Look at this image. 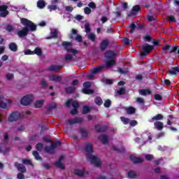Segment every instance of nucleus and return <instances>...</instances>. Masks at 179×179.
<instances>
[{
    "instance_id": "19",
    "label": "nucleus",
    "mask_w": 179,
    "mask_h": 179,
    "mask_svg": "<svg viewBox=\"0 0 179 179\" xmlns=\"http://www.w3.org/2000/svg\"><path fill=\"white\" fill-rule=\"evenodd\" d=\"M15 167H17L19 171L21 173H24L26 171V167L23 166V164L15 163Z\"/></svg>"
},
{
    "instance_id": "50",
    "label": "nucleus",
    "mask_w": 179,
    "mask_h": 179,
    "mask_svg": "<svg viewBox=\"0 0 179 179\" xmlns=\"http://www.w3.org/2000/svg\"><path fill=\"white\" fill-rule=\"evenodd\" d=\"M36 149H37V150H41L43 149V144H41L40 143H38L36 145Z\"/></svg>"
},
{
    "instance_id": "43",
    "label": "nucleus",
    "mask_w": 179,
    "mask_h": 179,
    "mask_svg": "<svg viewBox=\"0 0 179 179\" xmlns=\"http://www.w3.org/2000/svg\"><path fill=\"white\" fill-rule=\"evenodd\" d=\"M111 106V101L110 99H108L104 103V107H106L107 108Z\"/></svg>"
},
{
    "instance_id": "38",
    "label": "nucleus",
    "mask_w": 179,
    "mask_h": 179,
    "mask_svg": "<svg viewBox=\"0 0 179 179\" xmlns=\"http://www.w3.org/2000/svg\"><path fill=\"white\" fill-rule=\"evenodd\" d=\"M90 111V108L89 106H84L83 109V114H87Z\"/></svg>"
},
{
    "instance_id": "49",
    "label": "nucleus",
    "mask_w": 179,
    "mask_h": 179,
    "mask_svg": "<svg viewBox=\"0 0 179 179\" xmlns=\"http://www.w3.org/2000/svg\"><path fill=\"white\" fill-rule=\"evenodd\" d=\"M155 100L160 101H162V96L160 94H157L155 96Z\"/></svg>"
},
{
    "instance_id": "20",
    "label": "nucleus",
    "mask_w": 179,
    "mask_h": 179,
    "mask_svg": "<svg viewBox=\"0 0 179 179\" xmlns=\"http://www.w3.org/2000/svg\"><path fill=\"white\" fill-rule=\"evenodd\" d=\"M178 72H179V67H173L169 71L168 73H169V75H177Z\"/></svg>"
},
{
    "instance_id": "4",
    "label": "nucleus",
    "mask_w": 179,
    "mask_h": 179,
    "mask_svg": "<svg viewBox=\"0 0 179 179\" xmlns=\"http://www.w3.org/2000/svg\"><path fill=\"white\" fill-rule=\"evenodd\" d=\"M105 57L107 58L108 61L106 62V68H111V66L115 65V53L111 50L108 51Z\"/></svg>"
},
{
    "instance_id": "12",
    "label": "nucleus",
    "mask_w": 179,
    "mask_h": 179,
    "mask_svg": "<svg viewBox=\"0 0 179 179\" xmlns=\"http://www.w3.org/2000/svg\"><path fill=\"white\" fill-rule=\"evenodd\" d=\"M152 50H153V46L145 44L143 46V52H141V57H145V55H146V54H149V52L152 51Z\"/></svg>"
},
{
    "instance_id": "29",
    "label": "nucleus",
    "mask_w": 179,
    "mask_h": 179,
    "mask_svg": "<svg viewBox=\"0 0 179 179\" xmlns=\"http://www.w3.org/2000/svg\"><path fill=\"white\" fill-rule=\"evenodd\" d=\"M43 104H44V100L37 101L35 103V107L36 108H40L41 107H43Z\"/></svg>"
},
{
    "instance_id": "23",
    "label": "nucleus",
    "mask_w": 179,
    "mask_h": 179,
    "mask_svg": "<svg viewBox=\"0 0 179 179\" xmlns=\"http://www.w3.org/2000/svg\"><path fill=\"white\" fill-rule=\"evenodd\" d=\"M49 79L50 80H53L54 82H60L61 81V77L59 76L51 75L49 76Z\"/></svg>"
},
{
    "instance_id": "13",
    "label": "nucleus",
    "mask_w": 179,
    "mask_h": 179,
    "mask_svg": "<svg viewBox=\"0 0 179 179\" xmlns=\"http://www.w3.org/2000/svg\"><path fill=\"white\" fill-rule=\"evenodd\" d=\"M103 69L102 66H99L97 68H95L94 69L92 70L91 73L88 74L87 76V78L88 79H92V78H94V73H97V72H100V71Z\"/></svg>"
},
{
    "instance_id": "42",
    "label": "nucleus",
    "mask_w": 179,
    "mask_h": 179,
    "mask_svg": "<svg viewBox=\"0 0 179 179\" xmlns=\"http://www.w3.org/2000/svg\"><path fill=\"white\" fill-rule=\"evenodd\" d=\"M68 93H73L75 92V87H70L66 90Z\"/></svg>"
},
{
    "instance_id": "55",
    "label": "nucleus",
    "mask_w": 179,
    "mask_h": 179,
    "mask_svg": "<svg viewBox=\"0 0 179 179\" xmlns=\"http://www.w3.org/2000/svg\"><path fill=\"white\" fill-rule=\"evenodd\" d=\"M6 78L8 80H10V79H12V78H13V74H12V73L7 74V75L6 76Z\"/></svg>"
},
{
    "instance_id": "39",
    "label": "nucleus",
    "mask_w": 179,
    "mask_h": 179,
    "mask_svg": "<svg viewBox=\"0 0 179 179\" xmlns=\"http://www.w3.org/2000/svg\"><path fill=\"white\" fill-rule=\"evenodd\" d=\"M80 134L83 136V138H86L87 136V131H86V130L82 129L80 130Z\"/></svg>"
},
{
    "instance_id": "33",
    "label": "nucleus",
    "mask_w": 179,
    "mask_h": 179,
    "mask_svg": "<svg viewBox=\"0 0 179 179\" xmlns=\"http://www.w3.org/2000/svg\"><path fill=\"white\" fill-rule=\"evenodd\" d=\"M130 31L129 33H134V31H135V29H136V23L133 22L130 25Z\"/></svg>"
},
{
    "instance_id": "26",
    "label": "nucleus",
    "mask_w": 179,
    "mask_h": 179,
    "mask_svg": "<svg viewBox=\"0 0 179 179\" xmlns=\"http://www.w3.org/2000/svg\"><path fill=\"white\" fill-rule=\"evenodd\" d=\"M45 1H44L43 0H39L37 2V7L39 9H43V8H45Z\"/></svg>"
},
{
    "instance_id": "8",
    "label": "nucleus",
    "mask_w": 179,
    "mask_h": 179,
    "mask_svg": "<svg viewBox=\"0 0 179 179\" xmlns=\"http://www.w3.org/2000/svg\"><path fill=\"white\" fill-rule=\"evenodd\" d=\"M72 104L73 107H74V109H73L71 111V114H73V115H75V114L78 113V110H76V108H78L79 103H78V102L72 100V99H69L66 103V107H69Z\"/></svg>"
},
{
    "instance_id": "9",
    "label": "nucleus",
    "mask_w": 179,
    "mask_h": 179,
    "mask_svg": "<svg viewBox=\"0 0 179 179\" xmlns=\"http://www.w3.org/2000/svg\"><path fill=\"white\" fill-rule=\"evenodd\" d=\"M73 173L75 176H78V177H87V176H89V172L85 169H76L73 170Z\"/></svg>"
},
{
    "instance_id": "3",
    "label": "nucleus",
    "mask_w": 179,
    "mask_h": 179,
    "mask_svg": "<svg viewBox=\"0 0 179 179\" xmlns=\"http://www.w3.org/2000/svg\"><path fill=\"white\" fill-rule=\"evenodd\" d=\"M62 45L69 53L65 57L66 61H72V59H73V57L78 54V50L72 49V43L71 42H63Z\"/></svg>"
},
{
    "instance_id": "36",
    "label": "nucleus",
    "mask_w": 179,
    "mask_h": 179,
    "mask_svg": "<svg viewBox=\"0 0 179 179\" xmlns=\"http://www.w3.org/2000/svg\"><path fill=\"white\" fill-rule=\"evenodd\" d=\"M129 178H135L136 177V173L134 171H130L128 173Z\"/></svg>"
},
{
    "instance_id": "21",
    "label": "nucleus",
    "mask_w": 179,
    "mask_h": 179,
    "mask_svg": "<svg viewBox=\"0 0 179 179\" xmlns=\"http://www.w3.org/2000/svg\"><path fill=\"white\" fill-rule=\"evenodd\" d=\"M141 10V6H134L131 10V15L132 16H135V15H136V13H138V11Z\"/></svg>"
},
{
    "instance_id": "37",
    "label": "nucleus",
    "mask_w": 179,
    "mask_h": 179,
    "mask_svg": "<svg viewBox=\"0 0 179 179\" xmlns=\"http://www.w3.org/2000/svg\"><path fill=\"white\" fill-rule=\"evenodd\" d=\"M33 156H34L36 160H41V157H40V155H38V152L37 151L33 152Z\"/></svg>"
},
{
    "instance_id": "1",
    "label": "nucleus",
    "mask_w": 179,
    "mask_h": 179,
    "mask_svg": "<svg viewBox=\"0 0 179 179\" xmlns=\"http://www.w3.org/2000/svg\"><path fill=\"white\" fill-rule=\"evenodd\" d=\"M20 22L23 26L27 27L20 31H18L17 34L19 37H25V36L27 35V33H29V30H30V31H36L37 26L34 24V23H33L31 21L25 18H22Z\"/></svg>"
},
{
    "instance_id": "52",
    "label": "nucleus",
    "mask_w": 179,
    "mask_h": 179,
    "mask_svg": "<svg viewBox=\"0 0 179 179\" xmlns=\"http://www.w3.org/2000/svg\"><path fill=\"white\" fill-rule=\"evenodd\" d=\"M174 20H176V19L174 18V16L173 15H169L168 17V21L169 22H174Z\"/></svg>"
},
{
    "instance_id": "25",
    "label": "nucleus",
    "mask_w": 179,
    "mask_h": 179,
    "mask_svg": "<svg viewBox=\"0 0 179 179\" xmlns=\"http://www.w3.org/2000/svg\"><path fill=\"white\" fill-rule=\"evenodd\" d=\"M108 45V40L105 39L101 43V50H106L107 48Z\"/></svg>"
},
{
    "instance_id": "18",
    "label": "nucleus",
    "mask_w": 179,
    "mask_h": 179,
    "mask_svg": "<svg viewBox=\"0 0 179 179\" xmlns=\"http://www.w3.org/2000/svg\"><path fill=\"white\" fill-rule=\"evenodd\" d=\"M58 2V0H52V5L48 6V9H50V11L52 12V10H55L57 9V3Z\"/></svg>"
},
{
    "instance_id": "53",
    "label": "nucleus",
    "mask_w": 179,
    "mask_h": 179,
    "mask_svg": "<svg viewBox=\"0 0 179 179\" xmlns=\"http://www.w3.org/2000/svg\"><path fill=\"white\" fill-rule=\"evenodd\" d=\"M146 160H152L153 159V155H145Z\"/></svg>"
},
{
    "instance_id": "15",
    "label": "nucleus",
    "mask_w": 179,
    "mask_h": 179,
    "mask_svg": "<svg viewBox=\"0 0 179 179\" xmlns=\"http://www.w3.org/2000/svg\"><path fill=\"white\" fill-rule=\"evenodd\" d=\"M83 119L80 117H76L74 120H70L66 122V125H72L76 124V122H82Z\"/></svg>"
},
{
    "instance_id": "59",
    "label": "nucleus",
    "mask_w": 179,
    "mask_h": 179,
    "mask_svg": "<svg viewBox=\"0 0 179 179\" xmlns=\"http://www.w3.org/2000/svg\"><path fill=\"white\" fill-rule=\"evenodd\" d=\"M8 59H9V57H8V55H3L2 57H1V59L3 61H8Z\"/></svg>"
},
{
    "instance_id": "47",
    "label": "nucleus",
    "mask_w": 179,
    "mask_h": 179,
    "mask_svg": "<svg viewBox=\"0 0 179 179\" xmlns=\"http://www.w3.org/2000/svg\"><path fill=\"white\" fill-rule=\"evenodd\" d=\"M59 69V66H52L49 68V71H58Z\"/></svg>"
},
{
    "instance_id": "48",
    "label": "nucleus",
    "mask_w": 179,
    "mask_h": 179,
    "mask_svg": "<svg viewBox=\"0 0 179 179\" xmlns=\"http://www.w3.org/2000/svg\"><path fill=\"white\" fill-rule=\"evenodd\" d=\"M129 124H130L131 127H135L136 125L138 124V122H136V120H131V121L129 120Z\"/></svg>"
},
{
    "instance_id": "22",
    "label": "nucleus",
    "mask_w": 179,
    "mask_h": 179,
    "mask_svg": "<svg viewBox=\"0 0 179 179\" xmlns=\"http://www.w3.org/2000/svg\"><path fill=\"white\" fill-rule=\"evenodd\" d=\"M152 93V91L150 90H139V94L141 96H148V94H150Z\"/></svg>"
},
{
    "instance_id": "16",
    "label": "nucleus",
    "mask_w": 179,
    "mask_h": 179,
    "mask_svg": "<svg viewBox=\"0 0 179 179\" xmlns=\"http://www.w3.org/2000/svg\"><path fill=\"white\" fill-rule=\"evenodd\" d=\"M59 33L58 32V30L57 29H52L50 31V36L48 37V39L50 38H57L58 36H59Z\"/></svg>"
},
{
    "instance_id": "54",
    "label": "nucleus",
    "mask_w": 179,
    "mask_h": 179,
    "mask_svg": "<svg viewBox=\"0 0 179 179\" xmlns=\"http://www.w3.org/2000/svg\"><path fill=\"white\" fill-rule=\"evenodd\" d=\"M22 163L23 164H31V162L29 159H23Z\"/></svg>"
},
{
    "instance_id": "58",
    "label": "nucleus",
    "mask_w": 179,
    "mask_h": 179,
    "mask_svg": "<svg viewBox=\"0 0 179 179\" xmlns=\"http://www.w3.org/2000/svg\"><path fill=\"white\" fill-rule=\"evenodd\" d=\"M76 41H78V43H80L82 41V36H80L79 35L76 36Z\"/></svg>"
},
{
    "instance_id": "63",
    "label": "nucleus",
    "mask_w": 179,
    "mask_h": 179,
    "mask_svg": "<svg viewBox=\"0 0 179 179\" xmlns=\"http://www.w3.org/2000/svg\"><path fill=\"white\" fill-rule=\"evenodd\" d=\"M105 83L107 85H113V81L111 80L106 79V80H105Z\"/></svg>"
},
{
    "instance_id": "46",
    "label": "nucleus",
    "mask_w": 179,
    "mask_h": 179,
    "mask_svg": "<svg viewBox=\"0 0 179 179\" xmlns=\"http://www.w3.org/2000/svg\"><path fill=\"white\" fill-rule=\"evenodd\" d=\"M56 166H57V167H59V169H64V164H62V163H61V159H59V162H57L56 163Z\"/></svg>"
},
{
    "instance_id": "64",
    "label": "nucleus",
    "mask_w": 179,
    "mask_h": 179,
    "mask_svg": "<svg viewBox=\"0 0 179 179\" xmlns=\"http://www.w3.org/2000/svg\"><path fill=\"white\" fill-rule=\"evenodd\" d=\"M123 43H124V44H129V39H128V38H124L123 39Z\"/></svg>"
},
{
    "instance_id": "6",
    "label": "nucleus",
    "mask_w": 179,
    "mask_h": 179,
    "mask_svg": "<svg viewBox=\"0 0 179 179\" xmlns=\"http://www.w3.org/2000/svg\"><path fill=\"white\" fill-rule=\"evenodd\" d=\"M12 104L10 99L4 96L3 95H0V107L1 108H8L9 106Z\"/></svg>"
},
{
    "instance_id": "7",
    "label": "nucleus",
    "mask_w": 179,
    "mask_h": 179,
    "mask_svg": "<svg viewBox=\"0 0 179 179\" xmlns=\"http://www.w3.org/2000/svg\"><path fill=\"white\" fill-rule=\"evenodd\" d=\"M23 118V115L19 112H12L8 115V121L10 122H13Z\"/></svg>"
},
{
    "instance_id": "51",
    "label": "nucleus",
    "mask_w": 179,
    "mask_h": 179,
    "mask_svg": "<svg viewBox=\"0 0 179 179\" xmlns=\"http://www.w3.org/2000/svg\"><path fill=\"white\" fill-rule=\"evenodd\" d=\"M125 93V89L120 88L119 91H117V94H124Z\"/></svg>"
},
{
    "instance_id": "14",
    "label": "nucleus",
    "mask_w": 179,
    "mask_h": 179,
    "mask_svg": "<svg viewBox=\"0 0 179 179\" xmlns=\"http://www.w3.org/2000/svg\"><path fill=\"white\" fill-rule=\"evenodd\" d=\"M8 6H0V16L1 17H6V16H8Z\"/></svg>"
},
{
    "instance_id": "32",
    "label": "nucleus",
    "mask_w": 179,
    "mask_h": 179,
    "mask_svg": "<svg viewBox=\"0 0 179 179\" xmlns=\"http://www.w3.org/2000/svg\"><path fill=\"white\" fill-rule=\"evenodd\" d=\"M136 111V109L134 107H129L127 108V114H134Z\"/></svg>"
},
{
    "instance_id": "41",
    "label": "nucleus",
    "mask_w": 179,
    "mask_h": 179,
    "mask_svg": "<svg viewBox=\"0 0 179 179\" xmlns=\"http://www.w3.org/2000/svg\"><path fill=\"white\" fill-rule=\"evenodd\" d=\"M85 31L87 33H89L90 31V25L89 24V23L86 22L85 24Z\"/></svg>"
},
{
    "instance_id": "2",
    "label": "nucleus",
    "mask_w": 179,
    "mask_h": 179,
    "mask_svg": "<svg viewBox=\"0 0 179 179\" xmlns=\"http://www.w3.org/2000/svg\"><path fill=\"white\" fill-rule=\"evenodd\" d=\"M87 157L89 162L92 163L94 166L96 167H100L101 166V160L97 157V156L94 155L93 154V145L91 143L85 144Z\"/></svg>"
},
{
    "instance_id": "34",
    "label": "nucleus",
    "mask_w": 179,
    "mask_h": 179,
    "mask_svg": "<svg viewBox=\"0 0 179 179\" xmlns=\"http://www.w3.org/2000/svg\"><path fill=\"white\" fill-rule=\"evenodd\" d=\"M120 120L122 121V122H123V124H124V125H127V124H129V119L124 117H121Z\"/></svg>"
},
{
    "instance_id": "62",
    "label": "nucleus",
    "mask_w": 179,
    "mask_h": 179,
    "mask_svg": "<svg viewBox=\"0 0 179 179\" xmlns=\"http://www.w3.org/2000/svg\"><path fill=\"white\" fill-rule=\"evenodd\" d=\"M6 30H8V31H12V30H13V27H12V25H8L6 27Z\"/></svg>"
},
{
    "instance_id": "30",
    "label": "nucleus",
    "mask_w": 179,
    "mask_h": 179,
    "mask_svg": "<svg viewBox=\"0 0 179 179\" xmlns=\"http://www.w3.org/2000/svg\"><path fill=\"white\" fill-rule=\"evenodd\" d=\"M175 47H171V45H166L164 46H163V51H164L165 52H167V51H171V50H173V48H174ZM171 49V50H170Z\"/></svg>"
},
{
    "instance_id": "17",
    "label": "nucleus",
    "mask_w": 179,
    "mask_h": 179,
    "mask_svg": "<svg viewBox=\"0 0 179 179\" xmlns=\"http://www.w3.org/2000/svg\"><path fill=\"white\" fill-rule=\"evenodd\" d=\"M131 160L134 162V163H142L143 162V159L139 157H135L134 155L130 156Z\"/></svg>"
},
{
    "instance_id": "60",
    "label": "nucleus",
    "mask_w": 179,
    "mask_h": 179,
    "mask_svg": "<svg viewBox=\"0 0 179 179\" xmlns=\"http://www.w3.org/2000/svg\"><path fill=\"white\" fill-rule=\"evenodd\" d=\"M17 178L18 179H23L24 178V175H23L22 173H18Z\"/></svg>"
},
{
    "instance_id": "57",
    "label": "nucleus",
    "mask_w": 179,
    "mask_h": 179,
    "mask_svg": "<svg viewBox=\"0 0 179 179\" xmlns=\"http://www.w3.org/2000/svg\"><path fill=\"white\" fill-rule=\"evenodd\" d=\"M122 6V8L124 9V10H126L128 8V3H123Z\"/></svg>"
},
{
    "instance_id": "45",
    "label": "nucleus",
    "mask_w": 179,
    "mask_h": 179,
    "mask_svg": "<svg viewBox=\"0 0 179 179\" xmlns=\"http://www.w3.org/2000/svg\"><path fill=\"white\" fill-rule=\"evenodd\" d=\"M84 12L86 15H90V13H92V10L90 9V8L87 7L84 9Z\"/></svg>"
},
{
    "instance_id": "40",
    "label": "nucleus",
    "mask_w": 179,
    "mask_h": 179,
    "mask_svg": "<svg viewBox=\"0 0 179 179\" xmlns=\"http://www.w3.org/2000/svg\"><path fill=\"white\" fill-rule=\"evenodd\" d=\"M118 73H127V72H128V69L124 68V69H118Z\"/></svg>"
},
{
    "instance_id": "27",
    "label": "nucleus",
    "mask_w": 179,
    "mask_h": 179,
    "mask_svg": "<svg viewBox=\"0 0 179 179\" xmlns=\"http://www.w3.org/2000/svg\"><path fill=\"white\" fill-rule=\"evenodd\" d=\"M9 49L10 51L16 52L17 51V45L15 43H12L9 45Z\"/></svg>"
},
{
    "instance_id": "11",
    "label": "nucleus",
    "mask_w": 179,
    "mask_h": 179,
    "mask_svg": "<svg viewBox=\"0 0 179 179\" xmlns=\"http://www.w3.org/2000/svg\"><path fill=\"white\" fill-rule=\"evenodd\" d=\"M24 55H34V54H36V55H41V49L36 48L34 51H31L29 49H27L24 50Z\"/></svg>"
},
{
    "instance_id": "35",
    "label": "nucleus",
    "mask_w": 179,
    "mask_h": 179,
    "mask_svg": "<svg viewBox=\"0 0 179 179\" xmlns=\"http://www.w3.org/2000/svg\"><path fill=\"white\" fill-rule=\"evenodd\" d=\"M95 103L98 106H101V104H103V100H101V98H100V97H96L95 99Z\"/></svg>"
},
{
    "instance_id": "44",
    "label": "nucleus",
    "mask_w": 179,
    "mask_h": 179,
    "mask_svg": "<svg viewBox=\"0 0 179 179\" xmlns=\"http://www.w3.org/2000/svg\"><path fill=\"white\" fill-rule=\"evenodd\" d=\"M90 40H91V41H94L95 38H96V35H94V34H90L88 36Z\"/></svg>"
},
{
    "instance_id": "24",
    "label": "nucleus",
    "mask_w": 179,
    "mask_h": 179,
    "mask_svg": "<svg viewBox=\"0 0 179 179\" xmlns=\"http://www.w3.org/2000/svg\"><path fill=\"white\" fill-rule=\"evenodd\" d=\"M154 125L156 129H158L159 131H162V129H163L164 124L162 122H156L154 123Z\"/></svg>"
},
{
    "instance_id": "28",
    "label": "nucleus",
    "mask_w": 179,
    "mask_h": 179,
    "mask_svg": "<svg viewBox=\"0 0 179 179\" xmlns=\"http://www.w3.org/2000/svg\"><path fill=\"white\" fill-rule=\"evenodd\" d=\"M99 140L101 141V142H102V143L106 144L107 143V142H108V137H107L106 136L102 135V136H100Z\"/></svg>"
},
{
    "instance_id": "61",
    "label": "nucleus",
    "mask_w": 179,
    "mask_h": 179,
    "mask_svg": "<svg viewBox=\"0 0 179 179\" xmlns=\"http://www.w3.org/2000/svg\"><path fill=\"white\" fill-rule=\"evenodd\" d=\"M148 19L149 22H153V20H155V17H153L152 15H148Z\"/></svg>"
},
{
    "instance_id": "56",
    "label": "nucleus",
    "mask_w": 179,
    "mask_h": 179,
    "mask_svg": "<svg viewBox=\"0 0 179 179\" xmlns=\"http://www.w3.org/2000/svg\"><path fill=\"white\" fill-rule=\"evenodd\" d=\"M88 6L92 9H94V8H96V4L93 2H91L88 4Z\"/></svg>"
},
{
    "instance_id": "5",
    "label": "nucleus",
    "mask_w": 179,
    "mask_h": 179,
    "mask_svg": "<svg viewBox=\"0 0 179 179\" xmlns=\"http://www.w3.org/2000/svg\"><path fill=\"white\" fill-rule=\"evenodd\" d=\"M34 100L33 94H27L24 96L20 100V104L22 106H29Z\"/></svg>"
},
{
    "instance_id": "10",
    "label": "nucleus",
    "mask_w": 179,
    "mask_h": 179,
    "mask_svg": "<svg viewBox=\"0 0 179 179\" xmlns=\"http://www.w3.org/2000/svg\"><path fill=\"white\" fill-rule=\"evenodd\" d=\"M90 86H92V83L90 82H85L83 84V92L85 94H93V90H90Z\"/></svg>"
},
{
    "instance_id": "31",
    "label": "nucleus",
    "mask_w": 179,
    "mask_h": 179,
    "mask_svg": "<svg viewBox=\"0 0 179 179\" xmlns=\"http://www.w3.org/2000/svg\"><path fill=\"white\" fill-rule=\"evenodd\" d=\"M154 121H159V120H163V115L162 114H158L152 117Z\"/></svg>"
}]
</instances>
